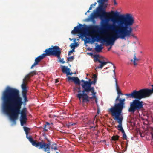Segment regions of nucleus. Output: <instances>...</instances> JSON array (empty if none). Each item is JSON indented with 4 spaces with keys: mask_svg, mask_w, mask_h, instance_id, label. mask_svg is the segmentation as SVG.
Here are the masks:
<instances>
[{
    "mask_svg": "<svg viewBox=\"0 0 153 153\" xmlns=\"http://www.w3.org/2000/svg\"><path fill=\"white\" fill-rule=\"evenodd\" d=\"M112 23L108 25L106 28L112 31L113 35L110 36L107 34V31L105 29H102L99 32L105 36L100 38L99 36L89 35L90 37H86V43H93L95 41H101L106 46L113 45L115 41L118 39H126V38H128L132 37L136 39L137 38L133 33L132 26L134 22V19L132 15L129 13L120 16V18L117 19H111Z\"/></svg>",
    "mask_w": 153,
    "mask_h": 153,
    "instance_id": "nucleus-1",
    "label": "nucleus"
},
{
    "mask_svg": "<svg viewBox=\"0 0 153 153\" xmlns=\"http://www.w3.org/2000/svg\"><path fill=\"white\" fill-rule=\"evenodd\" d=\"M1 99L3 111L9 115L11 120L16 123V121L20 113L21 124L22 126L25 124L27 120L26 111L24 109L20 112L22 102L19 90L8 87L3 92Z\"/></svg>",
    "mask_w": 153,
    "mask_h": 153,
    "instance_id": "nucleus-2",
    "label": "nucleus"
},
{
    "mask_svg": "<svg viewBox=\"0 0 153 153\" xmlns=\"http://www.w3.org/2000/svg\"><path fill=\"white\" fill-rule=\"evenodd\" d=\"M125 101V99H124L123 100H121L120 102L115 103L114 105L111 106L108 110L114 120L119 123L117 126L118 130L121 131L122 133H124V130L122 126L123 117L122 112L124 107Z\"/></svg>",
    "mask_w": 153,
    "mask_h": 153,
    "instance_id": "nucleus-3",
    "label": "nucleus"
},
{
    "mask_svg": "<svg viewBox=\"0 0 153 153\" xmlns=\"http://www.w3.org/2000/svg\"><path fill=\"white\" fill-rule=\"evenodd\" d=\"M29 141L32 145L39 149H41L47 153H50V148L52 150H58L57 144L53 143H50V142L48 143H45L44 141L42 140L40 142H36L31 137L29 136Z\"/></svg>",
    "mask_w": 153,
    "mask_h": 153,
    "instance_id": "nucleus-4",
    "label": "nucleus"
},
{
    "mask_svg": "<svg viewBox=\"0 0 153 153\" xmlns=\"http://www.w3.org/2000/svg\"><path fill=\"white\" fill-rule=\"evenodd\" d=\"M97 80L96 79H94L93 81L91 82L85 81L83 80H82L81 81V82H83V84H81L82 88H83V92H86V93H88L91 91V97H90V99H95V102L96 103H97V100L96 96V92L95 91L94 87H91V85L92 84L95 85L96 83Z\"/></svg>",
    "mask_w": 153,
    "mask_h": 153,
    "instance_id": "nucleus-5",
    "label": "nucleus"
},
{
    "mask_svg": "<svg viewBox=\"0 0 153 153\" xmlns=\"http://www.w3.org/2000/svg\"><path fill=\"white\" fill-rule=\"evenodd\" d=\"M97 10L98 14L101 17L105 18V19L102 20V22L103 24L108 22L109 21L110 18L116 16L117 15V14L113 11L111 12V13L113 14L112 15H111L110 13L106 12L102 9V5H100L97 8Z\"/></svg>",
    "mask_w": 153,
    "mask_h": 153,
    "instance_id": "nucleus-6",
    "label": "nucleus"
},
{
    "mask_svg": "<svg viewBox=\"0 0 153 153\" xmlns=\"http://www.w3.org/2000/svg\"><path fill=\"white\" fill-rule=\"evenodd\" d=\"M140 100L136 99L130 103V107L128 110L129 112L134 113L136 111H139L143 108V102Z\"/></svg>",
    "mask_w": 153,
    "mask_h": 153,
    "instance_id": "nucleus-7",
    "label": "nucleus"
},
{
    "mask_svg": "<svg viewBox=\"0 0 153 153\" xmlns=\"http://www.w3.org/2000/svg\"><path fill=\"white\" fill-rule=\"evenodd\" d=\"M77 89L78 93L77 94L76 96L79 98V101H81L82 100V102L84 103L88 102L90 101L89 99H90V97H91V94H89V92L87 93V94L85 93L86 92H83V90L81 91V88L80 87L77 88Z\"/></svg>",
    "mask_w": 153,
    "mask_h": 153,
    "instance_id": "nucleus-8",
    "label": "nucleus"
},
{
    "mask_svg": "<svg viewBox=\"0 0 153 153\" xmlns=\"http://www.w3.org/2000/svg\"><path fill=\"white\" fill-rule=\"evenodd\" d=\"M47 56L53 55L58 59L60 58L61 53V50L59 48L56 46H54L53 48H50L46 49L45 51Z\"/></svg>",
    "mask_w": 153,
    "mask_h": 153,
    "instance_id": "nucleus-9",
    "label": "nucleus"
},
{
    "mask_svg": "<svg viewBox=\"0 0 153 153\" xmlns=\"http://www.w3.org/2000/svg\"><path fill=\"white\" fill-rule=\"evenodd\" d=\"M152 89L148 88L142 89L138 91H137V99L141 100L149 96L153 93V85H152Z\"/></svg>",
    "mask_w": 153,
    "mask_h": 153,
    "instance_id": "nucleus-10",
    "label": "nucleus"
},
{
    "mask_svg": "<svg viewBox=\"0 0 153 153\" xmlns=\"http://www.w3.org/2000/svg\"><path fill=\"white\" fill-rule=\"evenodd\" d=\"M114 78L115 80V86L116 90L117 92L118 95L116 98L115 102V103L120 102L121 100H123L124 99H121L120 98V95L122 94V93L121 92L120 88L118 85V84L117 81L116 77L115 75H114Z\"/></svg>",
    "mask_w": 153,
    "mask_h": 153,
    "instance_id": "nucleus-11",
    "label": "nucleus"
},
{
    "mask_svg": "<svg viewBox=\"0 0 153 153\" xmlns=\"http://www.w3.org/2000/svg\"><path fill=\"white\" fill-rule=\"evenodd\" d=\"M47 55L45 53L42 54L41 55L36 58L35 59V62L31 66V68L33 69L36 66L38 65L40 61L45 57Z\"/></svg>",
    "mask_w": 153,
    "mask_h": 153,
    "instance_id": "nucleus-12",
    "label": "nucleus"
},
{
    "mask_svg": "<svg viewBox=\"0 0 153 153\" xmlns=\"http://www.w3.org/2000/svg\"><path fill=\"white\" fill-rule=\"evenodd\" d=\"M125 95L127 96L128 98H135L137 99V91L134 90L130 94H126Z\"/></svg>",
    "mask_w": 153,
    "mask_h": 153,
    "instance_id": "nucleus-13",
    "label": "nucleus"
},
{
    "mask_svg": "<svg viewBox=\"0 0 153 153\" xmlns=\"http://www.w3.org/2000/svg\"><path fill=\"white\" fill-rule=\"evenodd\" d=\"M62 70L63 73L66 74L67 75H71L73 73H70V69L67 66H62Z\"/></svg>",
    "mask_w": 153,
    "mask_h": 153,
    "instance_id": "nucleus-14",
    "label": "nucleus"
},
{
    "mask_svg": "<svg viewBox=\"0 0 153 153\" xmlns=\"http://www.w3.org/2000/svg\"><path fill=\"white\" fill-rule=\"evenodd\" d=\"M95 60L97 61L99 63H100V64L95 68L96 70L97 68L102 69L103 66L106 65L107 63V62H105L104 61H101L97 58H96L95 59Z\"/></svg>",
    "mask_w": 153,
    "mask_h": 153,
    "instance_id": "nucleus-15",
    "label": "nucleus"
},
{
    "mask_svg": "<svg viewBox=\"0 0 153 153\" xmlns=\"http://www.w3.org/2000/svg\"><path fill=\"white\" fill-rule=\"evenodd\" d=\"M29 79V74H28L23 79V83L22 85V88L24 91L26 90V86L25 85V82Z\"/></svg>",
    "mask_w": 153,
    "mask_h": 153,
    "instance_id": "nucleus-16",
    "label": "nucleus"
},
{
    "mask_svg": "<svg viewBox=\"0 0 153 153\" xmlns=\"http://www.w3.org/2000/svg\"><path fill=\"white\" fill-rule=\"evenodd\" d=\"M69 80H72L76 84L80 85V81L79 79L77 77H68Z\"/></svg>",
    "mask_w": 153,
    "mask_h": 153,
    "instance_id": "nucleus-17",
    "label": "nucleus"
},
{
    "mask_svg": "<svg viewBox=\"0 0 153 153\" xmlns=\"http://www.w3.org/2000/svg\"><path fill=\"white\" fill-rule=\"evenodd\" d=\"M82 25L81 24H79V26H77L74 27V30L72 31L71 33L74 34L76 33H79L80 31V27L82 26Z\"/></svg>",
    "mask_w": 153,
    "mask_h": 153,
    "instance_id": "nucleus-18",
    "label": "nucleus"
},
{
    "mask_svg": "<svg viewBox=\"0 0 153 153\" xmlns=\"http://www.w3.org/2000/svg\"><path fill=\"white\" fill-rule=\"evenodd\" d=\"M103 47L101 45H98L95 48V51L97 52H99L101 51L103 49Z\"/></svg>",
    "mask_w": 153,
    "mask_h": 153,
    "instance_id": "nucleus-19",
    "label": "nucleus"
},
{
    "mask_svg": "<svg viewBox=\"0 0 153 153\" xmlns=\"http://www.w3.org/2000/svg\"><path fill=\"white\" fill-rule=\"evenodd\" d=\"M146 138L149 140L153 139V130L151 132L147 133L146 136Z\"/></svg>",
    "mask_w": 153,
    "mask_h": 153,
    "instance_id": "nucleus-20",
    "label": "nucleus"
},
{
    "mask_svg": "<svg viewBox=\"0 0 153 153\" xmlns=\"http://www.w3.org/2000/svg\"><path fill=\"white\" fill-rule=\"evenodd\" d=\"M50 123L48 122H47L46 123V124L44 126L43 129L44 131H48V129H49L50 127Z\"/></svg>",
    "mask_w": 153,
    "mask_h": 153,
    "instance_id": "nucleus-21",
    "label": "nucleus"
},
{
    "mask_svg": "<svg viewBox=\"0 0 153 153\" xmlns=\"http://www.w3.org/2000/svg\"><path fill=\"white\" fill-rule=\"evenodd\" d=\"M134 60L133 61L134 64V65H137V62L140 60V59L139 58H137L136 57L135 54L134 55Z\"/></svg>",
    "mask_w": 153,
    "mask_h": 153,
    "instance_id": "nucleus-22",
    "label": "nucleus"
},
{
    "mask_svg": "<svg viewBox=\"0 0 153 153\" xmlns=\"http://www.w3.org/2000/svg\"><path fill=\"white\" fill-rule=\"evenodd\" d=\"M24 131L25 132L26 134V137L28 139H29V137L28 136V133H29V128L24 127Z\"/></svg>",
    "mask_w": 153,
    "mask_h": 153,
    "instance_id": "nucleus-23",
    "label": "nucleus"
},
{
    "mask_svg": "<svg viewBox=\"0 0 153 153\" xmlns=\"http://www.w3.org/2000/svg\"><path fill=\"white\" fill-rule=\"evenodd\" d=\"M38 74L37 72L35 71H33L30 73H29V77L30 76H32L34 75H36Z\"/></svg>",
    "mask_w": 153,
    "mask_h": 153,
    "instance_id": "nucleus-24",
    "label": "nucleus"
},
{
    "mask_svg": "<svg viewBox=\"0 0 153 153\" xmlns=\"http://www.w3.org/2000/svg\"><path fill=\"white\" fill-rule=\"evenodd\" d=\"M95 17V13H92L90 15V18L91 19H93Z\"/></svg>",
    "mask_w": 153,
    "mask_h": 153,
    "instance_id": "nucleus-25",
    "label": "nucleus"
},
{
    "mask_svg": "<svg viewBox=\"0 0 153 153\" xmlns=\"http://www.w3.org/2000/svg\"><path fill=\"white\" fill-rule=\"evenodd\" d=\"M119 136L117 135L113 136L112 137V140H116L118 139Z\"/></svg>",
    "mask_w": 153,
    "mask_h": 153,
    "instance_id": "nucleus-26",
    "label": "nucleus"
},
{
    "mask_svg": "<svg viewBox=\"0 0 153 153\" xmlns=\"http://www.w3.org/2000/svg\"><path fill=\"white\" fill-rule=\"evenodd\" d=\"M108 0H98L97 2L99 3L102 4L103 2H106Z\"/></svg>",
    "mask_w": 153,
    "mask_h": 153,
    "instance_id": "nucleus-27",
    "label": "nucleus"
},
{
    "mask_svg": "<svg viewBox=\"0 0 153 153\" xmlns=\"http://www.w3.org/2000/svg\"><path fill=\"white\" fill-rule=\"evenodd\" d=\"M70 47L71 48H73V50H74L75 48V45L74 43H71L70 45Z\"/></svg>",
    "mask_w": 153,
    "mask_h": 153,
    "instance_id": "nucleus-28",
    "label": "nucleus"
},
{
    "mask_svg": "<svg viewBox=\"0 0 153 153\" xmlns=\"http://www.w3.org/2000/svg\"><path fill=\"white\" fill-rule=\"evenodd\" d=\"M74 59V56H72L69 57L67 59L68 61H71Z\"/></svg>",
    "mask_w": 153,
    "mask_h": 153,
    "instance_id": "nucleus-29",
    "label": "nucleus"
},
{
    "mask_svg": "<svg viewBox=\"0 0 153 153\" xmlns=\"http://www.w3.org/2000/svg\"><path fill=\"white\" fill-rule=\"evenodd\" d=\"M97 3L96 2H95L94 4H91L89 7V10H91L92 9V7L93 6H95L96 4Z\"/></svg>",
    "mask_w": 153,
    "mask_h": 153,
    "instance_id": "nucleus-30",
    "label": "nucleus"
},
{
    "mask_svg": "<svg viewBox=\"0 0 153 153\" xmlns=\"http://www.w3.org/2000/svg\"><path fill=\"white\" fill-rule=\"evenodd\" d=\"M59 59V62L62 63H65V61H64L63 59H61L60 58Z\"/></svg>",
    "mask_w": 153,
    "mask_h": 153,
    "instance_id": "nucleus-31",
    "label": "nucleus"
},
{
    "mask_svg": "<svg viewBox=\"0 0 153 153\" xmlns=\"http://www.w3.org/2000/svg\"><path fill=\"white\" fill-rule=\"evenodd\" d=\"M123 134V137L125 138L126 139V138H127V137H126V136L125 133V131H124V133H122Z\"/></svg>",
    "mask_w": 153,
    "mask_h": 153,
    "instance_id": "nucleus-32",
    "label": "nucleus"
},
{
    "mask_svg": "<svg viewBox=\"0 0 153 153\" xmlns=\"http://www.w3.org/2000/svg\"><path fill=\"white\" fill-rule=\"evenodd\" d=\"M92 78L94 79H97V76L96 74H94V75L93 76Z\"/></svg>",
    "mask_w": 153,
    "mask_h": 153,
    "instance_id": "nucleus-33",
    "label": "nucleus"
},
{
    "mask_svg": "<svg viewBox=\"0 0 153 153\" xmlns=\"http://www.w3.org/2000/svg\"><path fill=\"white\" fill-rule=\"evenodd\" d=\"M74 50H73L72 49V50L70 51H69V52H68V55H70L71 54V53H73V52L74 51Z\"/></svg>",
    "mask_w": 153,
    "mask_h": 153,
    "instance_id": "nucleus-34",
    "label": "nucleus"
},
{
    "mask_svg": "<svg viewBox=\"0 0 153 153\" xmlns=\"http://www.w3.org/2000/svg\"><path fill=\"white\" fill-rule=\"evenodd\" d=\"M114 69L113 70V72L114 73V75H115V69L116 68H115V67L114 65Z\"/></svg>",
    "mask_w": 153,
    "mask_h": 153,
    "instance_id": "nucleus-35",
    "label": "nucleus"
},
{
    "mask_svg": "<svg viewBox=\"0 0 153 153\" xmlns=\"http://www.w3.org/2000/svg\"><path fill=\"white\" fill-rule=\"evenodd\" d=\"M96 32V31L94 30H93L91 32V33H95Z\"/></svg>",
    "mask_w": 153,
    "mask_h": 153,
    "instance_id": "nucleus-36",
    "label": "nucleus"
},
{
    "mask_svg": "<svg viewBox=\"0 0 153 153\" xmlns=\"http://www.w3.org/2000/svg\"><path fill=\"white\" fill-rule=\"evenodd\" d=\"M113 45H112V46ZM111 46L112 45H111V46H110L109 48H108V51H109L111 49Z\"/></svg>",
    "mask_w": 153,
    "mask_h": 153,
    "instance_id": "nucleus-37",
    "label": "nucleus"
},
{
    "mask_svg": "<svg viewBox=\"0 0 153 153\" xmlns=\"http://www.w3.org/2000/svg\"><path fill=\"white\" fill-rule=\"evenodd\" d=\"M114 4L115 5H116L117 4V3L116 2L115 0H114Z\"/></svg>",
    "mask_w": 153,
    "mask_h": 153,
    "instance_id": "nucleus-38",
    "label": "nucleus"
},
{
    "mask_svg": "<svg viewBox=\"0 0 153 153\" xmlns=\"http://www.w3.org/2000/svg\"><path fill=\"white\" fill-rule=\"evenodd\" d=\"M128 143L127 142H126V147L127 146Z\"/></svg>",
    "mask_w": 153,
    "mask_h": 153,
    "instance_id": "nucleus-39",
    "label": "nucleus"
},
{
    "mask_svg": "<svg viewBox=\"0 0 153 153\" xmlns=\"http://www.w3.org/2000/svg\"><path fill=\"white\" fill-rule=\"evenodd\" d=\"M89 10H89L87 12H89Z\"/></svg>",
    "mask_w": 153,
    "mask_h": 153,
    "instance_id": "nucleus-40",
    "label": "nucleus"
},
{
    "mask_svg": "<svg viewBox=\"0 0 153 153\" xmlns=\"http://www.w3.org/2000/svg\"><path fill=\"white\" fill-rule=\"evenodd\" d=\"M97 112H98H98H99V110H98Z\"/></svg>",
    "mask_w": 153,
    "mask_h": 153,
    "instance_id": "nucleus-41",
    "label": "nucleus"
},
{
    "mask_svg": "<svg viewBox=\"0 0 153 153\" xmlns=\"http://www.w3.org/2000/svg\"><path fill=\"white\" fill-rule=\"evenodd\" d=\"M97 112H98H98H99V110H98Z\"/></svg>",
    "mask_w": 153,
    "mask_h": 153,
    "instance_id": "nucleus-42",
    "label": "nucleus"
},
{
    "mask_svg": "<svg viewBox=\"0 0 153 153\" xmlns=\"http://www.w3.org/2000/svg\"><path fill=\"white\" fill-rule=\"evenodd\" d=\"M87 74V76H88V74Z\"/></svg>",
    "mask_w": 153,
    "mask_h": 153,
    "instance_id": "nucleus-43",
    "label": "nucleus"
},
{
    "mask_svg": "<svg viewBox=\"0 0 153 153\" xmlns=\"http://www.w3.org/2000/svg\"><path fill=\"white\" fill-rule=\"evenodd\" d=\"M87 13V12L85 13V14H86Z\"/></svg>",
    "mask_w": 153,
    "mask_h": 153,
    "instance_id": "nucleus-44",
    "label": "nucleus"
},
{
    "mask_svg": "<svg viewBox=\"0 0 153 153\" xmlns=\"http://www.w3.org/2000/svg\"><path fill=\"white\" fill-rule=\"evenodd\" d=\"M56 153H58V152H56Z\"/></svg>",
    "mask_w": 153,
    "mask_h": 153,
    "instance_id": "nucleus-45",
    "label": "nucleus"
}]
</instances>
